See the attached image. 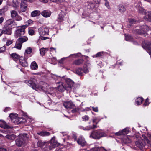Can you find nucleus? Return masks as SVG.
<instances>
[{
    "mask_svg": "<svg viewBox=\"0 0 151 151\" xmlns=\"http://www.w3.org/2000/svg\"><path fill=\"white\" fill-rule=\"evenodd\" d=\"M106 134L100 130H95L93 131L90 136V137L96 139H99L101 137L106 136Z\"/></svg>",
    "mask_w": 151,
    "mask_h": 151,
    "instance_id": "39448f33",
    "label": "nucleus"
},
{
    "mask_svg": "<svg viewBox=\"0 0 151 151\" xmlns=\"http://www.w3.org/2000/svg\"><path fill=\"white\" fill-rule=\"evenodd\" d=\"M145 18L149 21H151V13L148 12L145 14Z\"/></svg>",
    "mask_w": 151,
    "mask_h": 151,
    "instance_id": "4c0bfd02",
    "label": "nucleus"
},
{
    "mask_svg": "<svg viewBox=\"0 0 151 151\" xmlns=\"http://www.w3.org/2000/svg\"><path fill=\"white\" fill-rule=\"evenodd\" d=\"M2 30L3 33L10 35L12 33V28L9 27H5Z\"/></svg>",
    "mask_w": 151,
    "mask_h": 151,
    "instance_id": "a211bd4d",
    "label": "nucleus"
},
{
    "mask_svg": "<svg viewBox=\"0 0 151 151\" xmlns=\"http://www.w3.org/2000/svg\"><path fill=\"white\" fill-rule=\"evenodd\" d=\"M11 109L9 107H7L6 108L4 109V111L5 112H7L8 111H10L11 110Z\"/></svg>",
    "mask_w": 151,
    "mask_h": 151,
    "instance_id": "e2e57ef3",
    "label": "nucleus"
},
{
    "mask_svg": "<svg viewBox=\"0 0 151 151\" xmlns=\"http://www.w3.org/2000/svg\"><path fill=\"white\" fill-rule=\"evenodd\" d=\"M33 22V21L32 20H29L26 22V25H31L32 24Z\"/></svg>",
    "mask_w": 151,
    "mask_h": 151,
    "instance_id": "3c124183",
    "label": "nucleus"
},
{
    "mask_svg": "<svg viewBox=\"0 0 151 151\" xmlns=\"http://www.w3.org/2000/svg\"><path fill=\"white\" fill-rule=\"evenodd\" d=\"M44 145V142H42L40 141H39L37 142V145L39 147H42Z\"/></svg>",
    "mask_w": 151,
    "mask_h": 151,
    "instance_id": "603ef678",
    "label": "nucleus"
},
{
    "mask_svg": "<svg viewBox=\"0 0 151 151\" xmlns=\"http://www.w3.org/2000/svg\"><path fill=\"white\" fill-rule=\"evenodd\" d=\"M36 80L35 79L32 78L29 81L27 80L25 81V82L29 86L32 87L33 89L36 91L41 90L46 92L47 94L51 95L53 94V89L51 88L49 89L48 88H49V86L46 83H44L43 85L39 86L36 85Z\"/></svg>",
    "mask_w": 151,
    "mask_h": 151,
    "instance_id": "f257e3e1",
    "label": "nucleus"
},
{
    "mask_svg": "<svg viewBox=\"0 0 151 151\" xmlns=\"http://www.w3.org/2000/svg\"><path fill=\"white\" fill-rule=\"evenodd\" d=\"M22 45V44L17 40L14 47L20 50L21 49Z\"/></svg>",
    "mask_w": 151,
    "mask_h": 151,
    "instance_id": "7c9ffc66",
    "label": "nucleus"
},
{
    "mask_svg": "<svg viewBox=\"0 0 151 151\" xmlns=\"http://www.w3.org/2000/svg\"><path fill=\"white\" fill-rule=\"evenodd\" d=\"M104 55V52L103 51L97 53L94 55L95 57H98L103 56Z\"/></svg>",
    "mask_w": 151,
    "mask_h": 151,
    "instance_id": "37998d69",
    "label": "nucleus"
},
{
    "mask_svg": "<svg viewBox=\"0 0 151 151\" xmlns=\"http://www.w3.org/2000/svg\"><path fill=\"white\" fill-rule=\"evenodd\" d=\"M118 9L121 12H123L126 10L125 8L122 5H120L119 6Z\"/></svg>",
    "mask_w": 151,
    "mask_h": 151,
    "instance_id": "58836bf2",
    "label": "nucleus"
},
{
    "mask_svg": "<svg viewBox=\"0 0 151 151\" xmlns=\"http://www.w3.org/2000/svg\"><path fill=\"white\" fill-rule=\"evenodd\" d=\"M38 134L41 136H48L50 135V133L47 132H42L37 133Z\"/></svg>",
    "mask_w": 151,
    "mask_h": 151,
    "instance_id": "f704fd0d",
    "label": "nucleus"
},
{
    "mask_svg": "<svg viewBox=\"0 0 151 151\" xmlns=\"http://www.w3.org/2000/svg\"><path fill=\"white\" fill-rule=\"evenodd\" d=\"M105 6L108 8L109 9L110 8V6L109 5V3L106 0H105Z\"/></svg>",
    "mask_w": 151,
    "mask_h": 151,
    "instance_id": "6e6d98bb",
    "label": "nucleus"
},
{
    "mask_svg": "<svg viewBox=\"0 0 151 151\" xmlns=\"http://www.w3.org/2000/svg\"><path fill=\"white\" fill-rule=\"evenodd\" d=\"M19 122L18 124H23L27 122V120L25 118L23 117H20L19 118Z\"/></svg>",
    "mask_w": 151,
    "mask_h": 151,
    "instance_id": "e433bc0d",
    "label": "nucleus"
},
{
    "mask_svg": "<svg viewBox=\"0 0 151 151\" xmlns=\"http://www.w3.org/2000/svg\"><path fill=\"white\" fill-rule=\"evenodd\" d=\"M143 101V99L142 97H139L136 99V103L137 105H139L141 104Z\"/></svg>",
    "mask_w": 151,
    "mask_h": 151,
    "instance_id": "c9c22d12",
    "label": "nucleus"
},
{
    "mask_svg": "<svg viewBox=\"0 0 151 151\" xmlns=\"http://www.w3.org/2000/svg\"><path fill=\"white\" fill-rule=\"evenodd\" d=\"M48 50V48H42L40 49V53L42 56H43Z\"/></svg>",
    "mask_w": 151,
    "mask_h": 151,
    "instance_id": "bb28decb",
    "label": "nucleus"
},
{
    "mask_svg": "<svg viewBox=\"0 0 151 151\" xmlns=\"http://www.w3.org/2000/svg\"><path fill=\"white\" fill-rule=\"evenodd\" d=\"M83 72L85 73H87L88 72V70L87 68H84L83 70Z\"/></svg>",
    "mask_w": 151,
    "mask_h": 151,
    "instance_id": "680f3d73",
    "label": "nucleus"
},
{
    "mask_svg": "<svg viewBox=\"0 0 151 151\" xmlns=\"http://www.w3.org/2000/svg\"><path fill=\"white\" fill-rule=\"evenodd\" d=\"M102 148H104L103 147H101L100 148L98 147H95L94 148H92L91 150V151H104L103 150V149Z\"/></svg>",
    "mask_w": 151,
    "mask_h": 151,
    "instance_id": "a19ab883",
    "label": "nucleus"
},
{
    "mask_svg": "<svg viewBox=\"0 0 151 151\" xmlns=\"http://www.w3.org/2000/svg\"><path fill=\"white\" fill-rule=\"evenodd\" d=\"M88 8L89 9H93L95 7V5L94 4L90 2H88Z\"/></svg>",
    "mask_w": 151,
    "mask_h": 151,
    "instance_id": "79ce46f5",
    "label": "nucleus"
},
{
    "mask_svg": "<svg viewBox=\"0 0 151 151\" xmlns=\"http://www.w3.org/2000/svg\"><path fill=\"white\" fill-rule=\"evenodd\" d=\"M75 73L80 76H82L83 75V70L81 68H78L76 70Z\"/></svg>",
    "mask_w": 151,
    "mask_h": 151,
    "instance_id": "72a5a7b5",
    "label": "nucleus"
},
{
    "mask_svg": "<svg viewBox=\"0 0 151 151\" xmlns=\"http://www.w3.org/2000/svg\"><path fill=\"white\" fill-rule=\"evenodd\" d=\"M63 105L64 107L66 109H72L74 108L75 106L73 102L70 101L64 102Z\"/></svg>",
    "mask_w": 151,
    "mask_h": 151,
    "instance_id": "9b49d317",
    "label": "nucleus"
},
{
    "mask_svg": "<svg viewBox=\"0 0 151 151\" xmlns=\"http://www.w3.org/2000/svg\"><path fill=\"white\" fill-rule=\"evenodd\" d=\"M6 50V47L4 46L0 48V53L4 52Z\"/></svg>",
    "mask_w": 151,
    "mask_h": 151,
    "instance_id": "de8ad7c7",
    "label": "nucleus"
},
{
    "mask_svg": "<svg viewBox=\"0 0 151 151\" xmlns=\"http://www.w3.org/2000/svg\"><path fill=\"white\" fill-rule=\"evenodd\" d=\"M77 143L82 146H85L86 144V142L85 139L82 136L79 137L77 140Z\"/></svg>",
    "mask_w": 151,
    "mask_h": 151,
    "instance_id": "f3484780",
    "label": "nucleus"
},
{
    "mask_svg": "<svg viewBox=\"0 0 151 151\" xmlns=\"http://www.w3.org/2000/svg\"><path fill=\"white\" fill-rule=\"evenodd\" d=\"M93 110V111L95 112H98V108L97 107H92Z\"/></svg>",
    "mask_w": 151,
    "mask_h": 151,
    "instance_id": "bf43d9fd",
    "label": "nucleus"
},
{
    "mask_svg": "<svg viewBox=\"0 0 151 151\" xmlns=\"http://www.w3.org/2000/svg\"><path fill=\"white\" fill-rule=\"evenodd\" d=\"M83 59H79L75 60L73 63L74 64L76 65H80L83 62Z\"/></svg>",
    "mask_w": 151,
    "mask_h": 151,
    "instance_id": "2f4dec72",
    "label": "nucleus"
},
{
    "mask_svg": "<svg viewBox=\"0 0 151 151\" xmlns=\"http://www.w3.org/2000/svg\"><path fill=\"white\" fill-rule=\"evenodd\" d=\"M11 56L12 58L15 61L18 60L20 57L16 53L12 54L11 55Z\"/></svg>",
    "mask_w": 151,
    "mask_h": 151,
    "instance_id": "c85d7f7f",
    "label": "nucleus"
},
{
    "mask_svg": "<svg viewBox=\"0 0 151 151\" xmlns=\"http://www.w3.org/2000/svg\"><path fill=\"white\" fill-rule=\"evenodd\" d=\"M58 84H60V85H58L57 87V89L58 91L61 92H63L65 89L68 90V88H66V87H65L63 83L60 81H59L57 83Z\"/></svg>",
    "mask_w": 151,
    "mask_h": 151,
    "instance_id": "ddd939ff",
    "label": "nucleus"
},
{
    "mask_svg": "<svg viewBox=\"0 0 151 151\" xmlns=\"http://www.w3.org/2000/svg\"><path fill=\"white\" fill-rule=\"evenodd\" d=\"M129 22L131 23H133L135 22V20L134 19H128Z\"/></svg>",
    "mask_w": 151,
    "mask_h": 151,
    "instance_id": "13d9d810",
    "label": "nucleus"
},
{
    "mask_svg": "<svg viewBox=\"0 0 151 151\" xmlns=\"http://www.w3.org/2000/svg\"><path fill=\"white\" fill-rule=\"evenodd\" d=\"M67 86L66 88L68 89V90L71 91H74V90L79 87V85L76 83H74V82L70 79H67L66 80Z\"/></svg>",
    "mask_w": 151,
    "mask_h": 151,
    "instance_id": "20e7f679",
    "label": "nucleus"
},
{
    "mask_svg": "<svg viewBox=\"0 0 151 151\" xmlns=\"http://www.w3.org/2000/svg\"><path fill=\"white\" fill-rule=\"evenodd\" d=\"M28 40L27 37L26 36H24L19 38L17 40L22 44L23 43L27 41Z\"/></svg>",
    "mask_w": 151,
    "mask_h": 151,
    "instance_id": "393cba45",
    "label": "nucleus"
},
{
    "mask_svg": "<svg viewBox=\"0 0 151 151\" xmlns=\"http://www.w3.org/2000/svg\"><path fill=\"white\" fill-rule=\"evenodd\" d=\"M16 25V23L14 20H12L11 19H9L6 22L4 27H14Z\"/></svg>",
    "mask_w": 151,
    "mask_h": 151,
    "instance_id": "f8f14e48",
    "label": "nucleus"
},
{
    "mask_svg": "<svg viewBox=\"0 0 151 151\" xmlns=\"http://www.w3.org/2000/svg\"><path fill=\"white\" fill-rule=\"evenodd\" d=\"M0 151H7V150L6 148H4L0 147Z\"/></svg>",
    "mask_w": 151,
    "mask_h": 151,
    "instance_id": "774afa93",
    "label": "nucleus"
},
{
    "mask_svg": "<svg viewBox=\"0 0 151 151\" xmlns=\"http://www.w3.org/2000/svg\"><path fill=\"white\" fill-rule=\"evenodd\" d=\"M80 110L79 107H77L71 110V112L73 113H75L77 112Z\"/></svg>",
    "mask_w": 151,
    "mask_h": 151,
    "instance_id": "8fccbe9b",
    "label": "nucleus"
},
{
    "mask_svg": "<svg viewBox=\"0 0 151 151\" xmlns=\"http://www.w3.org/2000/svg\"><path fill=\"white\" fill-rule=\"evenodd\" d=\"M28 59L27 55H24V56L19 57V61L21 65L23 67H27L28 66V64L27 62V60Z\"/></svg>",
    "mask_w": 151,
    "mask_h": 151,
    "instance_id": "0eeeda50",
    "label": "nucleus"
},
{
    "mask_svg": "<svg viewBox=\"0 0 151 151\" xmlns=\"http://www.w3.org/2000/svg\"><path fill=\"white\" fill-rule=\"evenodd\" d=\"M149 30L148 26L146 25H143L141 27V28L138 29L137 32L140 35H142L145 33L146 32Z\"/></svg>",
    "mask_w": 151,
    "mask_h": 151,
    "instance_id": "1a4fd4ad",
    "label": "nucleus"
},
{
    "mask_svg": "<svg viewBox=\"0 0 151 151\" xmlns=\"http://www.w3.org/2000/svg\"><path fill=\"white\" fill-rule=\"evenodd\" d=\"M38 31L40 35L42 36L48 34L49 29L47 27H42L38 29Z\"/></svg>",
    "mask_w": 151,
    "mask_h": 151,
    "instance_id": "6e6552de",
    "label": "nucleus"
},
{
    "mask_svg": "<svg viewBox=\"0 0 151 151\" xmlns=\"http://www.w3.org/2000/svg\"><path fill=\"white\" fill-rule=\"evenodd\" d=\"M125 39L126 41H131L132 40V37L129 35H128L125 36Z\"/></svg>",
    "mask_w": 151,
    "mask_h": 151,
    "instance_id": "c03bdc74",
    "label": "nucleus"
},
{
    "mask_svg": "<svg viewBox=\"0 0 151 151\" xmlns=\"http://www.w3.org/2000/svg\"><path fill=\"white\" fill-rule=\"evenodd\" d=\"M5 137L9 139L13 140L15 138L16 136L14 134H11L6 135Z\"/></svg>",
    "mask_w": 151,
    "mask_h": 151,
    "instance_id": "c756f323",
    "label": "nucleus"
},
{
    "mask_svg": "<svg viewBox=\"0 0 151 151\" xmlns=\"http://www.w3.org/2000/svg\"><path fill=\"white\" fill-rule=\"evenodd\" d=\"M25 26H23L20 29L17 30L15 33V35L17 37L23 35L25 33Z\"/></svg>",
    "mask_w": 151,
    "mask_h": 151,
    "instance_id": "9d476101",
    "label": "nucleus"
},
{
    "mask_svg": "<svg viewBox=\"0 0 151 151\" xmlns=\"http://www.w3.org/2000/svg\"><path fill=\"white\" fill-rule=\"evenodd\" d=\"M50 143V146L49 147L50 150H51L53 148L58 146L59 145V144L55 140L54 138H52L51 139Z\"/></svg>",
    "mask_w": 151,
    "mask_h": 151,
    "instance_id": "4468645a",
    "label": "nucleus"
},
{
    "mask_svg": "<svg viewBox=\"0 0 151 151\" xmlns=\"http://www.w3.org/2000/svg\"><path fill=\"white\" fill-rule=\"evenodd\" d=\"M12 6L14 7L17 8L19 5V4L17 0H13Z\"/></svg>",
    "mask_w": 151,
    "mask_h": 151,
    "instance_id": "ea45409f",
    "label": "nucleus"
},
{
    "mask_svg": "<svg viewBox=\"0 0 151 151\" xmlns=\"http://www.w3.org/2000/svg\"><path fill=\"white\" fill-rule=\"evenodd\" d=\"M1 127L4 128H9V126L7 125L5 122H3V124H1Z\"/></svg>",
    "mask_w": 151,
    "mask_h": 151,
    "instance_id": "a18cd8bd",
    "label": "nucleus"
},
{
    "mask_svg": "<svg viewBox=\"0 0 151 151\" xmlns=\"http://www.w3.org/2000/svg\"><path fill=\"white\" fill-rule=\"evenodd\" d=\"M40 13V12L38 10H34L32 11L31 14V16L32 17H35L39 15Z\"/></svg>",
    "mask_w": 151,
    "mask_h": 151,
    "instance_id": "cd10ccee",
    "label": "nucleus"
},
{
    "mask_svg": "<svg viewBox=\"0 0 151 151\" xmlns=\"http://www.w3.org/2000/svg\"><path fill=\"white\" fill-rule=\"evenodd\" d=\"M129 129L128 127L126 128L121 131L115 133V135L118 136L125 135L128 134L129 132Z\"/></svg>",
    "mask_w": 151,
    "mask_h": 151,
    "instance_id": "2eb2a0df",
    "label": "nucleus"
},
{
    "mask_svg": "<svg viewBox=\"0 0 151 151\" xmlns=\"http://www.w3.org/2000/svg\"><path fill=\"white\" fill-rule=\"evenodd\" d=\"M65 16V14L64 13L61 12L58 15V20L59 22H62L64 20Z\"/></svg>",
    "mask_w": 151,
    "mask_h": 151,
    "instance_id": "6ab92c4d",
    "label": "nucleus"
},
{
    "mask_svg": "<svg viewBox=\"0 0 151 151\" xmlns=\"http://www.w3.org/2000/svg\"><path fill=\"white\" fill-rule=\"evenodd\" d=\"M9 117L11 119V120L12 122L14 123L15 124L16 121V119L17 117V114L14 113H11L9 114Z\"/></svg>",
    "mask_w": 151,
    "mask_h": 151,
    "instance_id": "4be33fe9",
    "label": "nucleus"
},
{
    "mask_svg": "<svg viewBox=\"0 0 151 151\" xmlns=\"http://www.w3.org/2000/svg\"><path fill=\"white\" fill-rule=\"evenodd\" d=\"M31 68L33 70H36L37 69L38 66L35 61L32 62L31 64Z\"/></svg>",
    "mask_w": 151,
    "mask_h": 151,
    "instance_id": "a878e982",
    "label": "nucleus"
},
{
    "mask_svg": "<svg viewBox=\"0 0 151 151\" xmlns=\"http://www.w3.org/2000/svg\"><path fill=\"white\" fill-rule=\"evenodd\" d=\"M138 10L139 13L142 14L143 13H144V14L145 13V10L142 8L140 7L139 8H138Z\"/></svg>",
    "mask_w": 151,
    "mask_h": 151,
    "instance_id": "49530a36",
    "label": "nucleus"
},
{
    "mask_svg": "<svg viewBox=\"0 0 151 151\" xmlns=\"http://www.w3.org/2000/svg\"><path fill=\"white\" fill-rule=\"evenodd\" d=\"M50 51L52 52L54 51L55 52H56V49L55 48L50 47Z\"/></svg>",
    "mask_w": 151,
    "mask_h": 151,
    "instance_id": "052dcab7",
    "label": "nucleus"
},
{
    "mask_svg": "<svg viewBox=\"0 0 151 151\" xmlns=\"http://www.w3.org/2000/svg\"><path fill=\"white\" fill-rule=\"evenodd\" d=\"M32 51V49L30 47H28L25 50L24 55H27V54H29L31 53Z\"/></svg>",
    "mask_w": 151,
    "mask_h": 151,
    "instance_id": "473e14b6",
    "label": "nucleus"
},
{
    "mask_svg": "<svg viewBox=\"0 0 151 151\" xmlns=\"http://www.w3.org/2000/svg\"><path fill=\"white\" fill-rule=\"evenodd\" d=\"M82 119L83 121H88L89 119V117L87 115H85L82 117Z\"/></svg>",
    "mask_w": 151,
    "mask_h": 151,
    "instance_id": "5fc2aeb1",
    "label": "nucleus"
},
{
    "mask_svg": "<svg viewBox=\"0 0 151 151\" xmlns=\"http://www.w3.org/2000/svg\"><path fill=\"white\" fill-rule=\"evenodd\" d=\"M27 8V5L26 3L22 2L20 5V9L22 12H25L26 11Z\"/></svg>",
    "mask_w": 151,
    "mask_h": 151,
    "instance_id": "412c9836",
    "label": "nucleus"
},
{
    "mask_svg": "<svg viewBox=\"0 0 151 151\" xmlns=\"http://www.w3.org/2000/svg\"><path fill=\"white\" fill-rule=\"evenodd\" d=\"M149 103L148 101V99L147 98L145 100V101L144 104V105L145 106H147L149 104Z\"/></svg>",
    "mask_w": 151,
    "mask_h": 151,
    "instance_id": "4d7b16f0",
    "label": "nucleus"
},
{
    "mask_svg": "<svg viewBox=\"0 0 151 151\" xmlns=\"http://www.w3.org/2000/svg\"><path fill=\"white\" fill-rule=\"evenodd\" d=\"M35 32L33 29H29L28 31L29 34L30 35H33L34 34Z\"/></svg>",
    "mask_w": 151,
    "mask_h": 151,
    "instance_id": "864d4df0",
    "label": "nucleus"
},
{
    "mask_svg": "<svg viewBox=\"0 0 151 151\" xmlns=\"http://www.w3.org/2000/svg\"><path fill=\"white\" fill-rule=\"evenodd\" d=\"M40 1L44 3H47L48 1V0H39Z\"/></svg>",
    "mask_w": 151,
    "mask_h": 151,
    "instance_id": "69168bd1",
    "label": "nucleus"
},
{
    "mask_svg": "<svg viewBox=\"0 0 151 151\" xmlns=\"http://www.w3.org/2000/svg\"><path fill=\"white\" fill-rule=\"evenodd\" d=\"M51 14V12L48 10H45L42 12L41 14L44 17H49Z\"/></svg>",
    "mask_w": 151,
    "mask_h": 151,
    "instance_id": "5701e85b",
    "label": "nucleus"
},
{
    "mask_svg": "<svg viewBox=\"0 0 151 151\" xmlns=\"http://www.w3.org/2000/svg\"><path fill=\"white\" fill-rule=\"evenodd\" d=\"M51 77L52 78L55 80L56 81H59L61 82L60 81H62V79L64 78L65 76H64L63 77H61L54 74H52Z\"/></svg>",
    "mask_w": 151,
    "mask_h": 151,
    "instance_id": "aec40b11",
    "label": "nucleus"
},
{
    "mask_svg": "<svg viewBox=\"0 0 151 151\" xmlns=\"http://www.w3.org/2000/svg\"><path fill=\"white\" fill-rule=\"evenodd\" d=\"M19 117H18L17 115V119H16V122L15 124H19L18 122H19Z\"/></svg>",
    "mask_w": 151,
    "mask_h": 151,
    "instance_id": "338daca9",
    "label": "nucleus"
},
{
    "mask_svg": "<svg viewBox=\"0 0 151 151\" xmlns=\"http://www.w3.org/2000/svg\"><path fill=\"white\" fill-rule=\"evenodd\" d=\"M13 42V40H8L6 42V45L7 46H9L12 44Z\"/></svg>",
    "mask_w": 151,
    "mask_h": 151,
    "instance_id": "09e8293b",
    "label": "nucleus"
},
{
    "mask_svg": "<svg viewBox=\"0 0 151 151\" xmlns=\"http://www.w3.org/2000/svg\"><path fill=\"white\" fill-rule=\"evenodd\" d=\"M65 0H57V3H60L64 2Z\"/></svg>",
    "mask_w": 151,
    "mask_h": 151,
    "instance_id": "0e129e2a",
    "label": "nucleus"
},
{
    "mask_svg": "<svg viewBox=\"0 0 151 151\" xmlns=\"http://www.w3.org/2000/svg\"><path fill=\"white\" fill-rule=\"evenodd\" d=\"M142 137L143 139H140L135 142L137 146L141 149H143L147 144L151 147V142L148 140L147 137L143 135Z\"/></svg>",
    "mask_w": 151,
    "mask_h": 151,
    "instance_id": "7ed1b4c3",
    "label": "nucleus"
},
{
    "mask_svg": "<svg viewBox=\"0 0 151 151\" xmlns=\"http://www.w3.org/2000/svg\"><path fill=\"white\" fill-rule=\"evenodd\" d=\"M28 138L27 134L26 133L20 134L16 140V145L19 147L24 145Z\"/></svg>",
    "mask_w": 151,
    "mask_h": 151,
    "instance_id": "f03ea898",
    "label": "nucleus"
},
{
    "mask_svg": "<svg viewBox=\"0 0 151 151\" xmlns=\"http://www.w3.org/2000/svg\"><path fill=\"white\" fill-rule=\"evenodd\" d=\"M10 14L11 18L12 19H15L16 21H20L22 20V17L18 15L17 12L15 10H11Z\"/></svg>",
    "mask_w": 151,
    "mask_h": 151,
    "instance_id": "423d86ee",
    "label": "nucleus"
},
{
    "mask_svg": "<svg viewBox=\"0 0 151 151\" xmlns=\"http://www.w3.org/2000/svg\"><path fill=\"white\" fill-rule=\"evenodd\" d=\"M128 136H125L124 138L122 139V142L125 144L131 142V140L129 137Z\"/></svg>",
    "mask_w": 151,
    "mask_h": 151,
    "instance_id": "b1692460",
    "label": "nucleus"
},
{
    "mask_svg": "<svg viewBox=\"0 0 151 151\" xmlns=\"http://www.w3.org/2000/svg\"><path fill=\"white\" fill-rule=\"evenodd\" d=\"M97 127V126L96 125L94 124H93L92 126H89L84 127L83 126H80L79 127V128L80 129L84 130H89L96 128Z\"/></svg>",
    "mask_w": 151,
    "mask_h": 151,
    "instance_id": "dca6fc26",
    "label": "nucleus"
}]
</instances>
